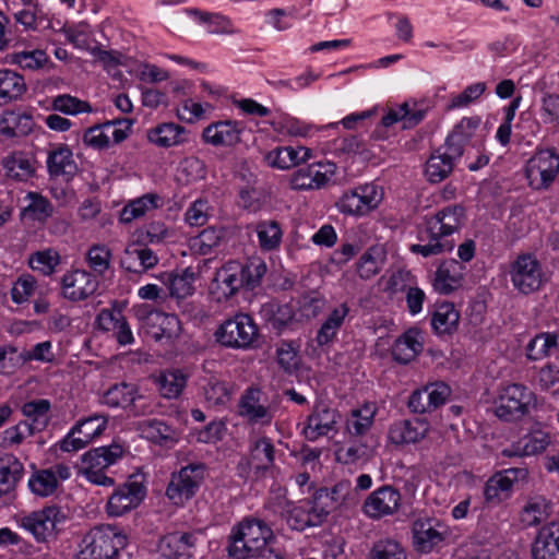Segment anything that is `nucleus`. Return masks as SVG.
I'll list each match as a JSON object with an SVG mask.
<instances>
[{
	"mask_svg": "<svg viewBox=\"0 0 559 559\" xmlns=\"http://www.w3.org/2000/svg\"><path fill=\"white\" fill-rule=\"evenodd\" d=\"M49 58L44 50L20 51L8 56V62L20 67L22 70L36 71L43 69Z\"/></svg>",
	"mask_w": 559,
	"mask_h": 559,
	"instance_id": "nucleus-61",
	"label": "nucleus"
},
{
	"mask_svg": "<svg viewBox=\"0 0 559 559\" xmlns=\"http://www.w3.org/2000/svg\"><path fill=\"white\" fill-rule=\"evenodd\" d=\"M273 532L269 525L258 519H245L233 530L228 552L236 559H243L250 554L269 548L266 543Z\"/></svg>",
	"mask_w": 559,
	"mask_h": 559,
	"instance_id": "nucleus-4",
	"label": "nucleus"
},
{
	"mask_svg": "<svg viewBox=\"0 0 559 559\" xmlns=\"http://www.w3.org/2000/svg\"><path fill=\"white\" fill-rule=\"evenodd\" d=\"M550 507L546 499L542 497L532 498L524 506L521 513V521L526 526H535L546 521L549 516Z\"/></svg>",
	"mask_w": 559,
	"mask_h": 559,
	"instance_id": "nucleus-59",
	"label": "nucleus"
},
{
	"mask_svg": "<svg viewBox=\"0 0 559 559\" xmlns=\"http://www.w3.org/2000/svg\"><path fill=\"white\" fill-rule=\"evenodd\" d=\"M525 468H507L492 475L484 486L486 503L498 506L511 497L513 486L519 479L525 478Z\"/></svg>",
	"mask_w": 559,
	"mask_h": 559,
	"instance_id": "nucleus-18",
	"label": "nucleus"
},
{
	"mask_svg": "<svg viewBox=\"0 0 559 559\" xmlns=\"http://www.w3.org/2000/svg\"><path fill=\"white\" fill-rule=\"evenodd\" d=\"M276 450L271 438L261 436L250 440L248 445V456L242 457L237 466L241 477H251L254 480L273 475L275 469Z\"/></svg>",
	"mask_w": 559,
	"mask_h": 559,
	"instance_id": "nucleus-7",
	"label": "nucleus"
},
{
	"mask_svg": "<svg viewBox=\"0 0 559 559\" xmlns=\"http://www.w3.org/2000/svg\"><path fill=\"white\" fill-rule=\"evenodd\" d=\"M460 320V313L453 304L442 302L437 306L432 313L431 325L436 333L448 334L454 331Z\"/></svg>",
	"mask_w": 559,
	"mask_h": 559,
	"instance_id": "nucleus-46",
	"label": "nucleus"
},
{
	"mask_svg": "<svg viewBox=\"0 0 559 559\" xmlns=\"http://www.w3.org/2000/svg\"><path fill=\"white\" fill-rule=\"evenodd\" d=\"M136 388L129 383H117L111 385L103 395V403L110 407H128L134 405L136 400Z\"/></svg>",
	"mask_w": 559,
	"mask_h": 559,
	"instance_id": "nucleus-51",
	"label": "nucleus"
},
{
	"mask_svg": "<svg viewBox=\"0 0 559 559\" xmlns=\"http://www.w3.org/2000/svg\"><path fill=\"white\" fill-rule=\"evenodd\" d=\"M463 218L464 207L457 204L444 206L435 215L427 216L418 233L420 243L412 245L411 252L429 258L452 251V235L460 229Z\"/></svg>",
	"mask_w": 559,
	"mask_h": 559,
	"instance_id": "nucleus-1",
	"label": "nucleus"
},
{
	"mask_svg": "<svg viewBox=\"0 0 559 559\" xmlns=\"http://www.w3.org/2000/svg\"><path fill=\"white\" fill-rule=\"evenodd\" d=\"M402 496L397 489L384 485L372 491L364 501L361 511L371 520L394 514L401 507Z\"/></svg>",
	"mask_w": 559,
	"mask_h": 559,
	"instance_id": "nucleus-17",
	"label": "nucleus"
},
{
	"mask_svg": "<svg viewBox=\"0 0 559 559\" xmlns=\"http://www.w3.org/2000/svg\"><path fill=\"white\" fill-rule=\"evenodd\" d=\"M312 158V151L306 146H282L265 154L269 166L277 169H289Z\"/></svg>",
	"mask_w": 559,
	"mask_h": 559,
	"instance_id": "nucleus-30",
	"label": "nucleus"
},
{
	"mask_svg": "<svg viewBox=\"0 0 559 559\" xmlns=\"http://www.w3.org/2000/svg\"><path fill=\"white\" fill-rule=\"evenodd\" d=\"M559 175V154L555 148H537L525 165V178L533 190H547Z\"/></svg>",
	"mask_w": 559,
	"mask_h": 559,
	"instance_id": "nucleus-9",
	"label": "nucleus"
},
{
	"mask_svg": "<svg viewBox=\"0 0 559 559\" xmlns=\"http://www.w3.org/2000/svg\"><path fill=\"white\" fill-rule=\"evenodd\" d=\"M50 409V402L45 399H39L25 403L22 406V413L25 417L32 421L28 426L33 428L35 432L41 431L48 424V412Z\"/></svg>",
	"mask_w": 559,
	"mask_h": 559,
	"instance_id": "nucleus-54",
	"label": "nucleus"
},
{
	"mask_svg": "<svg viewBox=\"0 0 559 559\" xmlns=\"http://www.w3.org/2000/svg\"><path fill=\"white\" fill-rule=\"evenodd\" d=\"M242 128L235 120H221L210 123L202 132L206 144L215 147H231L240 142Z\"/></svg>",
	"mask_w": 559,
	"mask_h": 559,
	"instance_id": "nucleus-24",
	"label": "nucleus"
},
{
	"mask_svg": "<svg viewBox=\"0 0 559 559\" xmlns=\"http://www.w3.org/2000/svg\"><path fill=\"white\" fill-rule=\"evenodd\" d=\"M159 259L150 248L135 245L128 246L120 259V265L123 270L141 274L157 265Z\"/></svg>",
	"mask_w": 559,
	"mask_h": 559,
	"instance_id": "nucleus-31",
	"label": "nucleus"
},
{
	"mask_svg": "<svg viewBox=\"0 0 559 559\" xmlns=\"http://www.w3.org/2000/svg\"><path fill=\"white\" fill-rule=\"evenodd\" d=\"M132 129V120L114 119L88 128L83 134V142L96 150L108 148L123 142Z\"/></svg>",
	"mask_w": 559,
	"mask_h": 559,
	"instance_id": "nucleus-13",
	"label": "nucleus"
},
{
	"mask_svg": "<svg viewBox=\"0 0 559 559\" xmlns=\"http://www.w3.org/2000/svg\"><path fill=\"white\" fill-rule=\"evenodd\" d=\"M127 545V536L116 526L92 528L79 544L74 559H116Z\"/></svg>",
	"mask_w": 559,
	"mask_h": 559,
	"instance_id": "nucleus-2",
	"label": "nucleus"
},
{
	"mask_svg": "<svg viewBox=\"0 0 559 559\" xmlns=\"http://www.w3.org/2000/svg\"><path fill=\"white\" fill-rule=\"evenodd\" d=\"M108 418L103 414H93L83 418L74 426V431L83 436L88 442L103 435L107 428Z\"/></svg>",
	"mask_w": 559,
	"mask_h": 559,
	"instance_id": "nucleus-63",
	"label": "nucleus"
},
{
	"mask_svg": "<svg viewBox=\"0 0 559 559\" xmlns=\"http://www.w3.org/2000/svg\"><path fill=\"white\" fill-rule=\"evenodd\" d=\"M22 473L23 465L14 455L0 457V498L11 495Z\"/></svg>",
	"mask_w": 559,
	"mask_h": 559,
	"instance_id": "nucleus-43",
	"label": "nucleus"
},
{
	"mask_svg": "<svg viewBox=\"0 0 559 559\" xmlns=\"http://www.w3.org/2000/svg\"><path fill=\"white\" fill-rule=\"evenodd\" d=\"M27 87L24 78L10 69H0V104L22 98Z\"/></svg>",
	"mask_w": 559,
	"mask_h": 559,
	"instance_id": "nucleus-42",
	"label": "nucleus"
},
{
	"mask_svg": "<svg viewBox=\"0 0 559 559\" xmlns=\"http://www.w3.org/2000/svg\"><path fill=\"white\" fill-rule=\"evenodd\" d=\"M60 260L59 252L52 248H48L32 253L28 263L34 271H38L43 275L48 276L56 271V267L60 264Z\"/></svg>",
	"mask_w": 559,
	"mask_h": 559,
	"instance_id": "nucleus-62",
	"label": "nucleus"
},
{
	"mask_svg": "<svg viewBox=\"0 0 559 559\" xmlns=\"http://www.w3.org/2000/svg\"><path fill=\"white\" fill-rule=\"evenodd\" d=\"M222 239L223 231L221 229L209 227L190 240V248L197 254L207 255L214 252Z\"/></svg>",
	"mask_w": 559,
	"mask_h": 559,
	"instance_id": "nucleus-57",
	"label": "nucleus"
},
{
	"mask_svg": "<svg viewBox=\"0 0 559 559\" xmlns=\"http://www.w3.org/2000/svg\"><path fill=\"white\" fill-rule=\"evenodd\" d=\"M68 520V512L57 504L33 511L17 518L19 527L29 533L37 543H45L53 537Z\"/></svg>",
	"mask_w": 559,
	"mask_h": 559,
	"instance_id": "nucleus-5",
	"label": "nucleus"
},
{
	"mask_svg": "<svg viewBox=\"0 0 559 559\" xmlns=\"http://www.w3.org/2000/svg\"><path fill=\"white\" fill-rule=\"evenodd\" d=\"M258 334V326L252 317L247 313H237L219 325L215 337L225 347L247 349L252 346Z\"/></svg>",
	"mask_w": 559,
	"mask_h": 559,
	"instance_id": "nucleus-8",
	"label": "nucleus"
},
{
	"mask_svg": "<svg viewBox=\"0 0 559 559\" xmlns=\"http://www.w3.org/2000/svg\"><path fill=\"white\" fill-rule=\"evenodd\" d=\"M559 345V336L555 333H540L530 341L526 356L531 360H539L551 354Z\"/></svg>",
	"mask_w": 559,
	"mask_h": 559,
	"instance_id": "nucleus-58",
	"label": "nucleus"
},
{
	"mask_svg": "<svg viewBox=\"0 0 559 559\" xmlns=\"http://www.w3.org/2000/svg\"><path fill=\"white\" fill-rule=\"evenodd\" d=\"M316 499L321 506H328L330 511L337 506H352L357 503L358 493L352 487L349 480L338 481L331 490L321 488L316 491Z\"/></svg>",
	"mask_w": 559,
	"mask_h": 559,
	"instance_id": "nucleus-36",
	"label": "nucleus"
},
{
	"mask_svg": "<svg viewBox=\"0 0 559 559\" xmlns=\"http://www.w3.org/2000/svg\"><path fill=\"white\" fill-rule=\"evenodd\" d=\"M98 286L97 277L82 269L67 271L60 281L61 296L72 302L86 300L97 292Z\"/></svg>",
	"mask_w": 559,
	"mask_h": 559,
	"instance_id": "nucleus-16",
	"label": "nucleus"
},
{
	"mask_svg": "<svg viewBox=\"0 0 559 559\" xmlns=\"http://www.w3.org/2000/svg\"><path fill=\"white\" fill-rule=\"evenodd\" d=\"M372 453V448L366 442L353 441L338 447L335 451V457L342 464H356L367 462Z\"/></svg>",
	"mask_w": 559,
	"mask_h": 559,
	"instance_id": "nucleus-52",
	"label": "nucleus"
},
{
	"mask_svg": "<svg viewBox=\"0 0 559 559\" xmlns=\"http://www.w3.org/2000/svg\"><path fill=\"white\" fill-rule=\"evenodd\" d=\"M2 166L8 178L26 181L35 173L34 163L23 152H14L2 160Z\"/></svg>",
	"mask_w": 559,
	"mask_h": 559,
	"instance_id": "nucleus-44",
	"label": "nucleus"
},
{
	"mask_svg": "<svg viewBox=\"0 0 559 559\" xmlns=\"http://www.w3.org/2000/svg\"><path fill=\"white\" fill-rule=\"evenodd\" d=\"M259 246L264 251H272L280 247L283 231L275 221H262L255 225Z\"/></svg>",
	"mask_w": 559,
	"mask_h": 559,
	"instance_id": "nucleus-53",
	"label": "nucleus"
},
{
	"mask_svg": "<svg viewBox=\"0 0 559 559\" xmlns=\"http://www.w3.org/2000/svg\"><path fill=\"white\" fill-rule=\"evenodd\" d=\"M33 118L21 110H4L0 117V133L10 138L26 135L33 130Z\"/></svg>",
	"mask_w": 559,
	"mask_h": 559,
	"instance_id": "nucleus-39",
	"label": "nucleus"
},
{
	"mask_svg": "<svg viewBox=\"0 0 559 559\" xmlns=\"http://www.w3.org/2000/svg\"><path fill=\"white\" fill-rule=\"evenodd\" d=\"M123 454V448L119 443L92 449L82 455L80 474L90 483L111 487L114 478L106 475V469L114 465Z\"/></svg>",
	"mask_w": 559,
	"mask_h": 559,
	"instance_id": "nucleus-6",
	"label": "nucleus"
},
{
	"mask_svg": "<svg viewBox=\"0 0 559 559\" xmlns=\"http://www.w3.org/2000/svg\"><path fill=\"white\" fill-rule=\"evenodd\" d=\"M204 476L205 465L202 463H192L181 467L178 473L171 475L166 496L174 504L182 506L195 496Z\"/></svg>",
	"mask_w": 559,
	"mask_h": 559,
	"instance_id": "nucleus-12",
	"label": "nucleus"
},
{
	"mask_svg": "<svg viewBox=\"0 0 559 559\" xmlns=\"http://www.w3.org/2000/svg\"><path fill=\"white\" fill-rule=\"evenodd\" d=\"M194 273L190 269L183 270L179 274L170 275L168 288L170 295L176 298H186L194 292Z\"/></svg>",
	"mask_w": 559,
	"mask_h": 559,
	"instance_id": "nucleus-64",
	"label": "nucleus"
},
{
	"mask_svg": "<svg viewBox=\"0 0 559 559\" xmlns=\"http://www.w3.org/2000/svg\"><path fill=\"white\" fill-rule=\"evenodd\" d=\"M453 167L454 164L437 150L430 155L426 163L425 175L429 182L438 183L452 173Z\"/></svg>",
	"mask_w": 559,
	"mask_h": 559,
	"instance_id": "nucleus-60",
	"label": "nucleus"
},
{
	"mask_svg": "<svg viewBox=\"0 0 559 559\" xmlns=\"http://www.w3.org/2000/svg\"><path fill=\"white\" fill-rule=\"evenodd\" d=\"M147 140L158 147H171L186 142L187 130L174 122H165L148 130Z\"/></svg>",
	"mask_w": 559,
	"mask_h": 559,
	"instance_id": "nucleus-38",
	"label": "nucleus"
},
{
	"mask_svg": "<svg viewBox=\"0 0 559 559\" xmlns=\"http://www.w3.org/2000/svg\"><path fill=\"white\" fill-rule=\"evenodd\" d=\"M550 443V437L543 430H534L501 451L506 457H523L544 452Z\"/></svg>",
	"mask_w": 559,
	"mask_h": 559,
	"instance_id": "nucleus-27",
	"label": "nucleus"
},
{
	"mask_svg": "<svg viewBox=\"0 0 559 559\" xmlns=\"http://www.w3.org/2000/svg\"><path fill=\"white\" fill-rule=\"evenodd\" d=\"M377 412L378 407L373 402L353 408L345 419V433L350 438L365 437L373 426Z\"/></svg>",
	"mask_w": 559,
	"mask_h": 559,
	"instance_id": "nucleus-32",
	"label": "nucleus"
},
{
	"mask_svg": "<svg viewBox=\"0 0 559 559\" xmlns=\"http://www.w3.org/2000/svg\"><path fill=\"white\" fill-rule=\"evenodd\" d=\"M28 488L33 495L40 498H47L58 489V481L53 474L47 468L38 469L32 474L28 479Z\"/></svg>",
	"mask_w": 559,
	"mask_h": 559,
	"instance_id": "nucleus-56",
	"label": "nucleus"
},
{
	"mask_svg": "<svg viewBox=\"0 0 559 559\" xmlns=\"http://www.w3.org/2000/svg\"><path fill=\"white\" fill-rule=\"evenodd\" d=\"M190 377L189 368H170L160 372L157 384L162 396L168 400L180 396Z\"/></svg>",
	"mask_w": 559,
	"mask_h": 559,
	"instance_id": "nucleus-37",
	"label": "nucleus"
},
{
	"mask_svg": "<svg viewBox=\"0 0 559 559\" xmlns=\"http://www.w3.org/2000/svg\"><path fill=\"white\" fill-rule=\"evenodd\" d=\"M195 540L191 533H170L159 540L158 551L166 559H188L192 557Z\"/></svg>",
	"mask_w": 559,
	"mask_h": 559,
	"instance_id": "nucleus-29",
	"label": "nucleus"
},
{
	"mask_svg": "<svg viewBox=\"0 0 559 559\" xmlns=\"http://www.w3.org/2000/svg\"><path fill=\"white\" fill-rule=\"evenodd\" d=\"M238 415L252 426H270L274 409L263 401L260 389L250 386L243 391L238 402Z\"/></svg>",
	"mask_w": 559,
	"mask_h": 559,
	"instance_id": "nucleus-15",
	"label": "nucleus"
},
{
	"mask_svg": "<svg viewBox=\"0 0 559 559\" xmlns=\"http://www.w3.org/2000/svg\"><path fill=\"white\" fill-rule=\"evenodd\" d=\"M369 559H407V554L402 543L391 536H382L376 539L370 547Z\"/></svg>",
	"mask_w": 559,
	"mask_h": 559,
	"instance_id": "nucleus-45",
	"label": "nucleus"
},
{
	"mask_svg": "<svg viewBox=\"0 0 559 559\" xmlns=\"http://www.w3.org/2000/svg\"><path fill=\"white\" fill-rule=\"evenodd\" d=\"M509 274L513 287L525 295L538 290L546 282L544 266L532 253L519 254L511 263Z\"/></svg>",
	"mask_w": 559,
	"mask_h": 559,
	"instance_id": "nucleus-10",
	"label": "nucleus"
},
{
	"mask_svg": "<svg viewBox=\"0 0 559 559\" xmlns=\"http://www.w3.org/2000/svg\"><path fill=\"white\" fill-rule=\"evenodd\" d=\"M533 559H559V521H552L543 525L533 543Z\"/></svg>",
	"mask_w": 559,
	"mask_h": 559,
	"instance_id": "nucleus-25",
	"label": "nucleus"
},
{
	"mask_svg": "<svg viewBox=\"0 0 559 559\" xmlns=\"http://www.w3.org/2000/svg\"><path fill=\"white\" fill-rule=\"evenodd\" d=\"M138 429L143 438L157 444L175 440V430L164 420L144 419L139 423Z\"/></svg>",
	"mask_w": 559,
	"mask_h": 559,
	"instance_id": "nucleus-49",
	"label": "nucleus"
},
{
	"mask_svg": "<svg viewBox=\"0 0 559 559\" xmlns=\"http://www.w3.org/2000/svg\"><path fill=\"white\" fill-rule=\"evenodd\" d=\"M413 545L416 551L429 554L440 547L449 535L445 524L436 518H418L413 523Z\"/></svg>",
	"mask_w": 559,
	"mask_h": 559,
	"instance_id": "nucleus-14",
	"label": "nucleus"
},
{
	"mask_svg": "<svg viewBox=\"0 0 559 559\" xmlns=\"http://www.w3.org/2000/svg\"><path fill=\"white\" fill-rule=\"evenodd\" d=\"M340 415L334 408L322 403L313 406L302 428V435L309 441H316L334 430Z\"/></svg>",
	"mask_w": 559,
	"mask_h": 559,
	"instance_id": "nucleus-22",
	"label": "nucleus"
},
{
	"mask_svg": "<svg viewBox=\"0 0 559 559\" xmlns=\"http://www.w3.org/2000/svg\"><path fill=\"white\" fill-rule=\"evenodd\" d=\"M203 396L209 407H225L231 400V390L228 383L212 377L203 385Z\"/></svg>",
	"mask_w": 559,
	"mask_h": 559,
	"instance_id": "nucleus-47",
	"label": "nucleus"
},
{
	"mask_svg": "<svg viewBox=\"0 0 559 559\" xmlns=\"http://www.w3.org/2000/svg\"><path fill=\"white\" fill-rule=\"evenodd\" d=\"M333 163H317L295 171L290 179L295 190H313L324 187L335 175Z\"/></svg>",
	"mask_w": 559,
	"mask_h": 559,
	"instance_id": "nucleus-21",
	"label": "nucleus"
},
{
	"mask_svg": "<svg viewBox=\"0 0 559 559\" xmlns=\"http://www.w3.org/2000/svg\"><path fill=\"white\" fill-rule=\"evenodd\" d=\"M382 199L383 189L370 182L345 191L336 202V207L343 214L364 216L377 209Z\"/></svg>",
	"mask_w": 559,
	"mask_h": 559,
	"instance_id": "nucleus-11",
	"label": "nucleus"
},
{
	"mask_svg": "<svg viewBox=\"0 0 559 559\" xmlns=\"http://www.w3.org/2000/svg\"><path fill=\"white\" fill-rule=\"evenodd\" d=\"M242 264L238 261H228L217 270L214 278V288L221 298H229L242 288Z\"/></svg>",
	"mask_w": 559,
	"mask_h": 559,
	"instance_id": "nucleus-28",
	"label": "nucleus"
},
{
	"mask_svg": "<svg viewBox=\"0 0 559 559\" xmlns=\"http://www.w3.org/2000/svg\"><path fill=\"white\" fill-rule=\"evenodd\" d=\"M47 167L49 174L56 177L74 174L76 166L72 151L66 145L51 151L47 158Z\"/></svg>",
	"mask_w": 559,
	"mask_h": 559,
	"instance_id": "nucleus-48",
	"label": "nucleus"
},
{
	"mask_svg": "<svg viewBox=\"0 0 559 559\" xmlns=\"http://www.w3.org/2000/svg\"><path fill=\"white\" fill-rule=\"evenodd\" d=\"M429 429L430 425L424 418L403 419L390 426L388 438L396 445L417 443L426 438Z\"/></svg>",
	"mask_w": 559,
	"mask_h": 559,
	"instance_id": "nucleus-23",
	"label": "nucleus"
},
{
	"mask_svg": "<svg viewBox=\"0 0 559 559\" xmlns=\"http://www.w3.org/2000/svg\"><path fill=\"white\" fill-rule=\"evenodd\" d=\"M147 323L152 325L150 331L155 341L171 340L179 334L180 322L175 314H168L162 311L151 312L147 317Z\"/></svg>",
	"mask_w": 559,
	"mask_h": 559,
	"instance_id": "nucleus-41",
	"label": "nucleus"
},
{
	"mask_svg": "<svg viewBox=\"0 0 559 559\" xmlns=\"http://www.w3.org/2000/svg\"><path fill=\"white\" fill-rule=\"evenodd\" d=\"M186 12L194 16L199 23L207 25L210 34L235 35L240 33L233 21L221 13H210L198 9H187Z\"/></svg>",
	"mask_w": 559,
	"mask_h": 559,
	"instance_id": "nucleus-40",
	"label": "nucleus"
},
{
	"mask_svg": "<svg viewBox=\"0 0 559 559\" xmlns=\"http://www.w3.org/2000/svg\"><path fill=\"white\" fill-rule=\"evenodd\" d=\"M348 314L349 306L346 302H342L329 311L316 335V343L319 347L330 346L336 340Z\"/></svg>",
	"mask_w": 559,
	"mask_h": 559,
	"instance_id": "nucleus-33",
	"label": "nucleus"
},
{
	"mask_svg": "<svg viewBox=\"0 0 559 559\" xmlns=\"http://www.w3.org/2000/svg\"><path fill=\"white\" fill-rule=\"evenodd\" d=\"M424 349V335L412 328L401 334L393 343L391 348L392 357L402 365L412 362Z\"/></svg>",
	"mask_w": 559,
	"mask_h": 559,
	"instance_id": "nucleus-26",
	"label": "nucleus"
},
{
	"mask_svg": "<svg viewBox=\"0 0 559 559\" xmlns=\"http://www.w3.org/2000/svg\"><path fill=\"white\" fill-rule=\"evenodd\" d=\"M330 508L321 506L319 500L306 501L299 506H293L286 515L287 524L296 531L319 526L329 515Z\"/></svg>",
	"mask_w": 559,
	"mask_h": 559,
	"instance_id": "nucleus-20",
	"label": "nucleus"
},
{
	"mask_svg": "<svg viewBox=\"0 0 559 559\" xmlns=\"http://www.w3.org/2000/svg\"><path fill=\"white\" fill-rule=\"evenodd\" d=\"M535 393L522 383H507L500 386L495 401V414L504 421H515L536 408Z\"/></svg>",
	"mask_w": 559,
	"mask_h": 559,
	"instance_id": "nucleus-3",
	"label": "nucleus"
},
{
	"mask_svg": "<svg viewBox=\"0 0 559 559\" xmlns=\"http://www.w3.org/2000/svg\"><path fill=\"white\" fill-rule=\"evenodd\" d=\"M145 495V487L141 483L129 480L115 489L109 497L106 506L107 513L110 516H121L135 509L142 502Z\"/></svg>",
	"mask_w": 559,
	"mask_h": 559,
	"instance_id": "nucleus-19",
	"label": "nucleus"
},
{
	"mask_svg": "<svg viewBox=\"0 0 559 559\" xmlns=\"http://www.w3.org/2000/svg\"><path fill=\"white\" fill-rule=\"evenodd\" d=\"M465 266L454 260L443 261L436 271L433 288L440 294H450L461 284Z\"/></svg>",
	"mask_w": 559,
	"mask_h": 559,
	"instance_id": "nucleus-35",
	"label": "nucleus"
},
{
	"mask_svg": "<svg viewBox=\"0 0 559 559\" xmlns=\"http://www.w3.org/2000/svg\"><path fill=\"white\" fill-rule=\"evenodd\" d=\"M164 206V198L154 192L145 193L139 198L130 200L124 204L119 213V221L123 224L144 217L151 211Z\"/></svg>",
	"mask_w": 559,
	"mask_h": 559,
	"instance_id": "nucleus-34",
	"label": "nucleus"
},
{
	"mask_svg": "<svg viewBox=\"0 0 559 559\" xmlns=\"http://www.w3.org/2000/svg\"><path fill=\"white\" fill-rule=\"evenodd\" d=\"M385 262V252L382 247H370L359 258L357 263L358 275L364 280H369L377 275Z\"/></svg>",
	"mask_w": 559,
	"mask_h": 559,
	"instance_id": "nucleus-50",
	"label": "nucleus"
},
{
	"mask_svg": "<svg viewBox=\"0 0 559 559\" xmlns=\"http://www.w3.org/2000/svg\"><path fill=\"white\" fill-rule=\"evenodd\" d=\"M26 199L29 202L22 211L24 217L44 223L52 215L53 206L47 198L37 192H28Z\"/></svg>",
	"mask_w": 559,
	"mask_h": 559,
	"instance_id": "nucleus-55",
	"label": "nucleus"
}]
</instances>
